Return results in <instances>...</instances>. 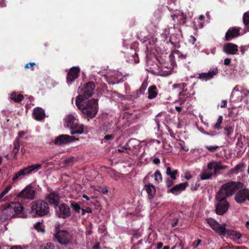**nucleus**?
<instances>
[{
  "label": "nucleus",
  "instance_id": "nucleus-35",
  "mask_svg": "<svg viewBox=\"0 0 249 249\" xmlns=\"http://www.w3.org/2000/svg\"><path fill=\"white\" fill-rule=\"evenodd\" d=\"M20 147L19 143L18 142V139H16L14 142V149L13 153H14L13 159H17V154L18 152Z\"/></svg>",
  "mask_w": 249,
  "mask_h": 249
},
{
  "label": "nucleus",
  "instance_id": "nucleus-53",
  "mask_svg": "<svg viewBox=\"0 0 249 249\" xmlns=\"http://www.w3.org/2000/svg\"><path fill=\"white\" fill-rule=\"evenodd\" d=\"M11 186L10 185L7 186L0 194H1V196H4L11 190Z\"/></svg>",
  "mask_w": 249,
  "mask_h": 249
},
{
  "label": "nucleus",
  "instance_id": "nucleus-28",
  "mask_svg": "<svg viewBox=\"0 0 249 249\" xmlns=\"http://www.w3.org/2000/svg\"><path fill=\"white\" fill-rule=\"evenodd\" d=\"M144 189L148 194V198L150 200L153 199L156 193L155 186L152 184H149L145 185Z\"/></svg>",
  "mask_w": 249,
  "mask_h": 249
},
{
  "label": "nucleus",
  "instance_id": "nucleus-57",
  "mask_svg": "<svg viewBox=\"0 0 249 249\" xmlns=\"http://www.w3.org/2000/svg\"><path fill=\"white\" fill-rule=\"evenodd\" d=\"M201 243V240L197 239L196 241H194L193 245H194V247L196 248L197 246H198Z\"/></svg>",
  "mask_w": 249,
  "mask_h": 249
},
{
  "label": "nucleus",
  "instance_id": "nucleus-59",
  "mask_svg": "<svg viewBox=\"0 0 249 249\" xmlns=\"http://www.w3.org/2000/svg\"><path fill=\"white\" fill-rule=\"evenodd\" d=\"M178 223V219H174L173 221L171 222V225L173 227H176Z\"/></svg>",
  "mask_w": 249,
  "mask_h": 249
},
{
  "label": "nucleus",
  "instance_id": "nucleus-10",
  "mask_svg": "<svg viewBox=\"0 0 249 249\" xmlns=\"http://www.w3.org/2000/svg\"><path fill=\"white\" fill-rule=\"evenodd\" d=\"M195 84V83H193L189 87V88H188L189 83H181L175 85V87L182 89V91L179 93V98L182 99L181 96L184 98H185V97L188 98L191 95H194L195 94V92L193 91L191 92V91L193 90L194 86Z\"/></svg>",
  "mask_w": 249,
  "mask_h": 249
},
{
  "label": "nucleus",
  "instance_id": "nucleus-20",
  "mask_svg": "<svg viewBox=\"0 0 249 249\" xmlns=\"http://www.w3.org/2000/svg\"><path fill=\"white\" fill-rule=\"evenodd\" d=\"M223 51L228 54L234 55L236 54L238 51V46L232 43H227L224 45Z\"/></svg>",
  "mask_w": 249,
  "mask_h": 249
},
{
  "label": "nucleus",
  "instance_id": "nucleus-33",
  "mask_svg": "<svg viewBox=\"0 0 249 249\" xmlns=\"http://www.w3.org/2000/svg\"><path fill=\"white\" fill-rule=\"evenodd\" d=\"M175 25H174V27H168L165 28L163 32L161 34V36L165 39H166L169 36H170L172 34H173V30H175Z\"/></svg>",
  "mask_w": 249,
  "mask_h": 249
},
{
  "label": "nucleus",
  "instance_id": "nucleus-46",
  "mask_svg": "<svg viewBox=\"0 0 249 249\" xmlns=\"http://www.w3.org/2000/svg\"><path fill=\"white\" fill-rule=\"evenodd\" d=\"M131 57V60L134 61L135 63L137 64L139 63V58L137 53H135L134 54L132 55Z\"/></svg>",
  "mask_w": 249,
  "mask_h": 249
},
{
  "label": "nucleus",
  "instance_id": "nucleus-54",
  "mask_svg": "<svg viewBox=\"0 0 249 249\" xmlns=\"http://www.w3.org/2000/svg\"><path fill=\"white\" fill-rule=\"evenodd\" d=\"M35 65L36 63L35 62H30L26 64L24 67L25 69H29L30 68L33 67Z\"/></svg>",
  "mask_w": 249,
  "mask_h": 249
},
{
  "label": "nucleus",
  "instance_id": "nucleus-43",
  "mask_svg": "<svg viewBox=\"0 0 249 249\" xmlns=\"http://www.w3.org/2000/svg\"><path fill=\"white\" fill-rule=\"evenodd\" d=\"M205 148L210 152H214L219 149V147L217 145H206Z\"/></svg>",
  "mask_w": 249,
  "mask_h": 249
},
{
  "label": "nucleus",
  "instance_id": "nucleus-21",
  "mask_svg": "<svg viewBox=\"0 0 249 249\" xmlns=\"http://www.w3.org/2000/svg\"><path fill=\"white\" fill-rule=\"evenodd\" d=\"M188 186L187 182L181 183L176 185L168 191V193H172L175 195H179L182 191L184 190L186 187Z\"/></svg>",
  "mask_w": 249,
  "mask_h": 249
},
{
  "label": "nucleus",
  "instance_id": "nucleus-9",
  "mask_svg": "<svg viewBox=\"0 0 249 249\" xmlns=\"http://www.w3.org/2000/svg\"><path fill=\"white\" fill-rule=\"evenodd\" d=\"M57 241L61 245L70 244L72 240V235L66 230H58L54 234Z\"/></svg>",
  "mask_w": 249,
  "mask_h": 249
},
{
  "label": "nucleus",
  "instance_id": "nucleus-62",
  "mask_svg": "<svg viewBox=\"0 0 249 249\" xmlns=\"http://www.w3.org/2000/svg\"><path fill=\"white\" fill-rule=\"evenodd\" d=\"M190 42L194 44L196 41V38L193 36H190V39L189 40Z\"/></svg>",
  "mask_w": 249,
  "mask_h": 249
},
{
  "label": "nucleus",
  "instance_id": "nucleus-31",
  "mask_svg": "<svg viewBox=\"0 0 249 249\" xmlns=\"http://www.w3.org/2000/svg\"><path fill=\"white\" fill-rule=\"evenodd\" d=\"M239 93L242 95V101L247 104L249 98V90L240 86Z\"/></svg>",
  "mask_w": 249,
  "mask_h": 249
},
{
  "label": "nucleus",
  "instance_id": "nucleus-58",
  "mask_svg": "<svg viewBox=\"0 0 249 249\" xmlns=\"http://www.w3.org/2000/svg\"><path fill=\"white\" fill-rule=\"evenodd\" d=\"M113 138H114V136L112 134L106 135L104 137V139L105 140L108 141V140L112 139Z\"/></svg>",
  "mask_w": 249,
  "mask_h": 249
},
{
  "label": "nucleus",
  "instance_id": "nucleus-38",
  "mask_svg": "<svg viewBox=\"0 0 249 249\" xmlns=\"http://www.w3.org/2000/svg\"><path fill=\"white\" fill-rule=\"evenodd\" d=\"M227 168V166L221 165V163L220 162H214V161L213 169H214V174H216V172L218 170L225 169Z\"/></svg>",
  "mask_w": 249,
  "mask_h": 249
},
{
  "label": "nucleus",
  "instance_id": "nucleus-1",
  "mask_svg": "<svg viewBox=\"0 0 249 249\" xmlns=\"http://www.w3.org/2000/svg\"><path fill=\"white\" fill-rule=\"evenodd\" d=\"M75 104L78 108L82 111L83 117L88 121L93 118L98 112V104L97 99L79 101L75 102Z\"/></svg>",
  "mask_w": 249,
  "mask_h": 249
},
{
  "label": "nucleus",
  "instance_id": "nucleus-18",
  "mask_svg": "<svg viewBox=\"0 0 249 249\" xmlns=\"http://www.w3.org/2000/svg\"><path fill=\"white\" fill-rule=\"evenodd\" d=\"M240 27H230L225 34V40L229 41L240 36Z\"/></svg>",
  "mask_w": 249,
  "mask_h": 249
},
{
  "label": "nucleus",
  "instance_id": "nucleus-26",
  "mask_svg": "<svg viewBox=\"0 0 249 249\" xmlns=\"http://www.w3.org/2000/svg\"><path fill=\"white\" fill-rule=\"evenodd\" d=\"M33 115L34 118L37 121H41L45 117V112L44 110L38 107L34 108Z\"/></svg>",
  "mask_w": 249,
  "mask_h": 249
},
{
  "label": "nucleus",
  "instance_id": "nucleus-30",
  "mask_svg": "<svg viewBox=\"0 0 249 249\" xmlns=\"http://www.w3.org/2000/svg\"><path fill=\"white\" fill-rule=\"evenodd\" d=\"M244 167L245 164L243 163H240L237 164L234 168L231 169L229 171V175L231 176L234 175H237Z\"/></svg>",
  "mask_w": 249,
  "mask_h": 249
},
{
  "label": "nucleus",
  "instance_id": "nucleus-5",
  "mask_svg": "<svg viewBox=\"0 0 249 249\" xmlns=\"http://www.w3.org/2000/svg\"><path fill=\"white\" fill-rule=\"evenodd\" d=\"M227 198L223 195L216 193L215 196L214 211L217 215H223L228 211L230 204Z\"/></svg>",
  "mask_w": 249,
  "mask_h": 249
},
{
  "label": "nucleus",
  "instance_id": "nucleus-14",
  "mask_svg": "<svg viewBox=\"0 0 249 249\" xmlns=\"http://www.w3.org/2000/svg\"><path fill=\"white\" fill-rule=\"evenodd\" d=\"M36 191L31 185H27L18 195V197L32 200L35 198Z\"/></svg>",
  "mask_w": 249,
  "mask_h": 249
},
{
  "label": "nucleus",
  "instance_id": "nucleus-56",
  "mask_svg": "<svg viewBox=\"0 0 249 249\" xmlns=\"http://www.w3.org/2000/svg\"><path fill=\"white\" fill-rule=\"evenodd\" d=\"M231 62V59L229 58H226L224 60V64L225 65L228 66L230 64Z\"/></svg>",
  "mask_w": 249,
  "mask_h": 249
},
{
  "label": "nucleus",
  "instance_id": "nucleus-3",
  "mask_svg": "<svg viewBox=\"0 0 249 249\" xmlns=\"http://www.w3.org/2000/svg\"><path fill=\"white\" fill-rule=\"evenodd\" d=\"M32 212L35 216L43 217L47 215L50 212V207L48 202L38 199L32 202Z\"/></svg>",
  "mask_w": 249,
  "mask_h": 249
},
{
  "label": "nucleus",
  "instance_id": "nucleus-4",
  "mask_svg": "<svg viewBox=\"0 0 249 249\" xmlns=\"http://www.w3.org/2000/svg\"><path fill=\"white\" fill-rule=\"evenodd\" d=\"M242 186L243 183L241 182L229 181L223 184L217 193L228 197L233 195L239 189L242 188Z\"/></svg>",
  "mask_w": 249,
  "mask_h": 249
},
{
  "label": "nucleus",
  "instance_id": "nucleus-19",
  "mask_svg": "<svg viewBox=\"0 0 249 249\" xmlns=\"http://www.w3.org/2000/svg\"><path fill=\"white\" fill-rule=\"evenodd\" d=\"M80 73V69L78 67H73L71 68L67 75V82L68 84H71L77 79Z\"/></svg>",
  "mask_w": 249,
  "mask_h": 249
},
{
  "label": "nucleus",
  "instance_id": "nucleus-16",
  "mask_svg": "<svg viewBox=\"0 0 249 249\" xmlns=\"http://www.w3.org/2000/svg\"><path fill=\"white\" fill-rule=\"evenodd\" d=\"M218 73V70L216 67L210 68L207 72H202L198 76V78L205 81L210 80Z\"/></svg>",
  "mask_w": 249,
  "mask_h": 249
},
{
  "label": "nucleus",
  "instance_id": "nucleus-60",
  "mask_svg": "<svg viewBox=\"0 0 249 249\" xmlns=\"http://www.w3.org/2000/svg\"><path fill=\"white\" fill-rule=\"evenodd\" d=\"M214 162H210L208 164L207 168L209 170H212L213 169Z\"/></svg>",
  "mask_w": 249,
  "mask_h": 249
},
{
  "label": "nucleus",
  "instance_id": "nucleus-8",
  "mask_svg": "<svg viewBox=\"0 0 249 249\" xmlns=\"http://www.w3.org/2000/svg\"><path fill=\"white\" fill-rule=\"evenodd\" d=\"M41 164H36L25 167L16 173L13 178V181H16L18 179L22 178L23 176L29 175L33 172H36L41 168Z\"/></svg>",
  "mask_w": 249,
  "mask_h": 249
},
{
  "label": "nucleus",
  "instance_id": "nucleus-52",
  "mask_svg": "<svg viewBox=\"0 0 249 249\" xmlns=\"http://www.w3.org/2000/svg\"><path fill=\"white\" fill-rule=\"evenodd\" d=\"M199 186V184H198V183H196L195 184H192L191 185V190L192 191H196L197 190Z\"/></svg>",
  "mask_w": 249,
  "mask_h": 249
},
{
  "label": "nucleus",
  "instance_id": "nucleus-2",
  "mask_svg": "<svg viewBox=\"0 0 249 249\" xmlns=\"http://www.w3.org/2000/svg\"><path fill=\"white\" fill-rule=\"evenodd\" d=\"M95 85L93 81H89L84 84L82 87L78 89V93L79 94L76 97L75 102L79 101L88 100L95 93Z\"/></svg>",
  "mask_w": 249,
  "mask_h": 249
},
{
  "label": "nucleus",
  "instance_id": "nucleus-51",
  "mask_svg": "<svg viewBox=\"0 0 249 249\" xmlns=\"http://www.w3.org/2000/svg\"><path fill=\"white\" fill-rule=\"evenodd\" d=\"M175 53L176 54H177L178 56V57L181 58V59H184L186 58V56H187L186 54H183L178 51H176L175 52Z\"/></svg>",
  "mask_w": 249,
  "mask_h": 249
},
{
  "label": "nucleus",
  "instance_id": "nucleus-13",
  "mask_svg": "<svg viewBox=\"0 0 249 249\" xmlns=\"http://www.w3.org/2000/svg\"><path fill=\"white\" fill-rule=\"evenodd\" d=\"M78 140V139L76 138L74 136L62 134L55 138L54 140V143L56 145H63Z\"/></svg>",
  "mask_w": 249,
  "mask_h": 249
},
{
  "label": "nucleus",
  "instance_id": "nucleus-7",
  "mask_svg": "<svg viewBox=\"0 0 249 249\" xmlns=\"http://www.w3.org/2000/svg\"><path fill=\"white\" fill-rule=\"evenodd\" d=\"M23 207L21 204L18 202H12L3 211V213L6 214L7 218H13L16 216H21Z\"/></svg>",
  "mask_w": 249,
  "mask_h": 249
},
{
  "label": "nucleus",
  "instance_id": "nucleus-40",
  "mask_svg": "<svg viewBox=\"0 0 249 249\" xmlns=\"http://www.w3.org/2000/svg\"><path fill=\"white\" fill-rule=\"evenodd\" d=\"M226 132V135L228 138H231V135L233 132V127L231 126H227L224 128Z\"/></svg>",
  "mask_w": 249,
  "mask_h": 249
},
{
  "label": "nucleus",
  "instance_id": "nucleus-32",
  "mask_svg": "<svg viewBox=\"0 0 249 249\" xmlns=\"http://www.w3.org/2000/svg\"><path fill=\"white\" fill-rule=\"evenodd\" d=\"M243 21L244 24L245 25V33L249 31V11L245 12L243 14Z\"/></svg>",
  "mask_w": 249,
  "mask_h": 249
},
{
  "label": "nucleus",
  "instance_id": "nucleus-48",
  "mask_svg": "<svg viewBox=\"0 0 249 249\" xmlns=\"http://www.w3.org/2000/svg\"><path fill=\"white\" fill-rule=\"evenodd\" d=\"M42 249H55V248L53 243H49L44 246Z\"/></svg>",
  "mask_w": 249,
  "mask_h": 249
},
{
  "label": "nucleus",
  "instance_id": "nucleus-63",
  "mask_svg": "<svg viewBox=\"0 0 249 249\" xmlns=\"http://www.w3.org/2000/svg\"><path fill=\"white\" fill-rule=\"evenodd\" d=\"M153 162L155 164H159L160 163V160L158 158H156L153 160Z\"/></svg>",
  "mask_w": 249,
  "mask_h": 249
},
{
  "label": "nucleus",
  "instance_id": "nucleus-27",
  "mask_svg": "<svg viewBox=\"0 0 249 249\" xmlns=\"http://www.w3.org/2000/svg\"><path fill=\"white\" fill-rule=\"evenodd\" d=\"M169 41L175 48H178L180 47V37L178 34H172L170 36Z\"/></svg>",
  "mask_w": 249,
  "mask_h": 249
},
{
  "label": "nucleus",
  "instance_id": "nucleus-64",
  "mask_svg": "<svg viewBox=\"0 0 249 249\" xmlns=\"http://www.w3.org/2000/svg\"><path fill=\"white\" fill-rule=\"evenodd\" d=\"M10 249H23L21 246H12Z\"/></svg>",
  "mask_w": 249,
  "mask_h": 249
},
{
  "label": "nucleus",
  "instance_id": "nucleus-11",
  "mask_svg": "<svg viewBox=\"0 0 249 249\" xmlns=\"http://www.w3.org/2000/svg\"><path fill=\"white\" fill-rule=\"evenodd\" d=\"M207 222L211 228L219 235L224 236V232L226 231V224L220 225L216 220L213 218H207Z\"/></svg>",
  "mask_w": 249,
  "mask_h": 249
},
{
  "label": "nucleus",
  "instance_id": "nucleus-34",
  "mask_svg": "<svg viewBox=\"0 0 249 249\" xmlns=\"http://www.w3.org/2000/svg\"><path fill=\"white\" fill-rule=\"evenodd\" d=\"M11 99L16 103H19L23 99V95L21 94H17L16 92H13L10 96Z\"/></svg>",
  "mask_w": 249,
  "mask_h": 249
},
{
  "label": "nucleus",
  "instance_id": "nucleus-45",
  "mask_svg": "<svg viewBox=\"0 0 249 249\" xmlns=\"http://www.w3.org/2000/svg\"><path fill=\"white\" fill-rule=\"evenodd\" d=\"M147 88V85L146 84H142L140 89L137 91L138 94H143L145 90Z\"/></svg>",
  "mask_w": 249,
  "mask_h": 249
},
{
  "label": "nucleus",
  "instance_id": "nucleus-22",
  "mask_svg": "<svg viewBox=\"0 0 249 249\" xmlns=\"http://www.w3.org/2000/svg\"><path fill=\"white\" fill-rule=\"evenodd\" d=\"M235 200L238 203H242L248 199V196L246 189L239 190L235 195Z\"/></svg>",
  "mask_w": 249,
  "mask_h": 249
},
{
  "label": "nucleus",
  "instance_id": "nucleus-29",
  "mask_svg": "<svg viewBox=\"0 0 249 249\" xmlns=\"http://www.w3.org/2000/svg\"><path fill=\"white\" fill-rule=\"evenodd\" d=\"M158 93V90L155 85L150 86L148 89V98L149 99H153L155 98Z\"/></svg>",
  "mask_w": 249,
  "mask_h": 249
},
{
  "label": "nucleus",
  "instance_id": "nucleus-17",
  "mask_svg": "<svg viewBox=\"0 0 249 249\" xmlns=\"http://www.w3.org/2000/svg\"><path fill=\"white\" fill-rule=\"evenodd\" d=\"M46 199L51 205H53L56 208L60 203V196L58 192L53 191L48 194Z\"/></svg>",
  "mask_w": 249,
  "mask_h": 249
},
{
  "label": "nucleus",
  "instance_id": "nucleus-39",
  "mask_svg": "<svg viewBox=\"0 0 249 249\" xmlns=\"http://www.w3.org/2000/svg\"><path fill=\"white\" fill-rule=\"evenodd\" d=\"M34 228L38 232L44 233L45 231L44 227L42 225V223L40 222H37L36 223H35L34 225Z\"/></svg>",
  "mask_w": 249,
  "mask_h": 249
},
{
  "label": "nucleus",
  "instance_id": "nucleus-50",
  "mask_svg": "<svg viewBox=\"0 0 249 249\" xmlns=\"http://www.w3.org/2000/svg\"><path fill=\"white\" fill-rule=\"evenodd\" d=\"M179 145L180 147V148L181 150L185 151H188L189 150V149H186L184 147V142L182 141H180V142L179 143Z\"/></svg>",
  "mask_w": 249,
  "mask_h": 249
},
{
  "label": "nucleus",
  "instance_id": "nucleus-47",
  "mask_svg": "<svg viewBox=\"0 0 249 249\" xmlns=\"http://www.w3.org/2000/svg\"><path fill=\"white\" fill-rule=\"evenodd\" d=\"M82 215H84L86 213H91L92 210L90 207H87L86 209H82Z\"/></svg>",
  "mask_w": 249,
  "mask_h": 249
},
{
  "label": "nucleus",
  "instance_id": "nucleus-36",
  "mask_svg": "<svg viewBox=\"0 0 249 249\" xmlns=\"http://www.w3.org/2000/svg\"><path fill=\"white\" fill-rule=\"evenodd\" d=\"M70 206L72 208L73 210L75 213H79L80 210H82V208L80 205L73 201H71L70 202Z\"/></svg>",
  "mask_w": 249,
  "mask_h": 249
},
{
  "label": "nucleus",
  "instance_id": "nucleus-42",
  "mask_svg": "<svg viewBox=\"0 0 249 249\" xmlns=\"http://www.w3.org/2000/svg\"><path fill=\"white\" fill-rule=\"evenodd\" d=\"M212 173H209L206 172L202 173L200 175L201 180L209 179L212 177Z\"/></svg>",
  "mask_w": 249,
  "mask_h": 249
},
{
  "label": "nucleus",
  "instance_id": "nucleus-23",
  "mask_svg": "<svg viewBox=\"0 0 249 249\" xmlns=\"http://www.w3.org/2000/svg\"><path fill=\"white\" fill-rule=\"evenodd\" d=\"M240 86L236 85L233 89L231 95V100L234 102L239 103L242 101V95L239 93Z\"/></svg>",
  "mask_w": 249,
  "mask_h": 249
},
{
  "label": "nucleus",
  "instance_id": "nucleus-49",
  "mask_svg": "<svg viewBox=\"0 0 249 249\" xmlns=\"http://www.w3.org/2000/svg\"><path fill=\"white\" fill-rule=\"evenodd\" d=\"M174 179H170L169 178H167L166 180V186L167 187H170L174 184Z\"/></svg>",
  "mask_w": 249,
  "mask_h": 249
},
{
  "label": "nucleus",
  "instance_id": "nucleus-37",
  "mask_svg": "<svg viewBox=\"0 0 249 249\" xmlns=\"http://www.w3.org/2000/svg\"><path fill=\"white\" fill-rule=\"evenodd\" d=\"M178 171L177 170L172 171L170 167H167L166 169V173L167 175L169 176L172 179H176V175L178 174Z\"/></svg>",
  "mask_w": 249,
  "mask_h": 249
},
{
  "label": "nucleus",
  "instance_id": "nucleus-25",
  "mask_svg": "<svg viewBox=\"0 0 249 249\" xmlns=\"http://www.w3.org/2000/svg\"><path fill=\"white\" fill-rule=\"evenodd\" d=\"M227 235L233 240H238L241 238V234L236 231L226 229L224 235Z\"/></svg>",
  "mask_w": 249,
  "mask_h": 249
},
{
  "label": "nucleus",
  "instance_id": "nucleus-55",
  "mask_svg": "<svg viewBox=\"0 0 249 249\" xmlns=\"http://www.w3.org/2000/svg\"><path fill=\"white\" fill-rule=\"evenodd\" d=\"M25 134V132L24 131H21L18 132V136L16 139H18V141H19V139L23 137Z\"/></svg>",
  "mask_w": 249,
  "mask_h": 249
},
{
  "label": "nucleus",
  "instance_id": "nucleus-15",
  "mask_svg": "<svg viewBox=\"0 0 249 249\" xmlns=\"http://www.w3.org/2000/svg\"><path fill=\"white\" fill-rule=\"evenodd\" d=\"M223 123V116L222 115L219 116L215 124L212 125V130L210 129L209 131L205 132L204 134L210 136L211 137L216 135L218 133L217 131L222 129V124Z\"/></svg>",
  "mask_w": 249,
  "mask_h": 249
},
{
  "label": "nucleus",
  "instance_id": "nucleus-6",
  "mask_svg": "<svg viewBox=\"0 0 249 249\" xmlns=\"http://www.w3.org/2000/svg\"><path fill=\"white\" fill-rule=\"evenodd\" d=\"M65 122L67 127L71 130L72 135L84 133L83 124L79 123V121L72 115H69L66 117Z\"/></svg>",
  "mask_w": 249,
  "mask_h": 249
},
{
  "label": "nucleus",
  "instance_id": "nucleus-12",
  "mask_svg": "<svg viewBox=\"0 0 249 249\" xmlns=\"http://www.w3.org/2000/svg\"><path fill=\"white\" fill-rule=\"evenodd\" d=\"M56 213L58 217L65 219L71 215V209L68 205L64 203L58 205L57 208H55Z\"/></svg>",
  "mask_w": 249,
  "mask_h": 249
},
{
  "label": "nucleus",
  "instance_id": "nucleus-24",
  "mask_svg": "<svg viewBox=\"0 0 249 249\" xmlns=\"http://www.w3.org/2000/svg\"><path fill=\"white\" fill-rule=\"evenodd\" d=\"M171 17L172 18L173 20H174V22H176V20L177 19L178 24H179L183 25L186 22V16L184 15L183 13L181 12L180 11L177 12L176 14L172 15Z\"/></svg>",
  "mask_w": 249,
  "mask_h": 249
},
{
  "label": "nucleus",
  "instance_id": "nucleus-61",
  "mask_svg": "<svg viewBox=\"0 0 249 249\" xmlns=\"http://www.w3.org/2000/svg\"><path fill=\"white\" fill-rule=\"evenodd\" d=\"M227 102L226 100H222L221 102V104L220 107L221 108H225L227 107Z\"/></svg>",
  "mask_w": 249,
  "mask_h": 249
},
{
  "label": "nucleus",
  "instance_id": "nucleus-41",
  "mask_svg": "<svg viewBox=\"0 0 249 249\" xmlns=\"http://www.w3.org/2000/svg\"><path fill=\"white\" fill-rule=\"evenodd\" d=\"M119 147H120V148H118L117 149V151L119 153H123V152H124V151H125V150H130V149H131L130 147H129L128 143H125V145L122 146V143H120Z\"/></svg>",
  "mask_w": 249,
  "mask_h": 249
},
{
  "label": "nucleus",
  "instance_id": "nucleus-44",
  "mask_svg": "<svg viewBox=\"0 0 249 249\" xmlns=\"http://www.w3.org/2000/svg\"><path fill=\"white\" fill-rule=\"evenodd\" d=\"M155 180L158 183L161 182L162 181V177L161 174H160V171L157 170L155 172Z\"/></svg>",
  "mask_w": 249,
  "mask_h": 249
}]
</instances>
